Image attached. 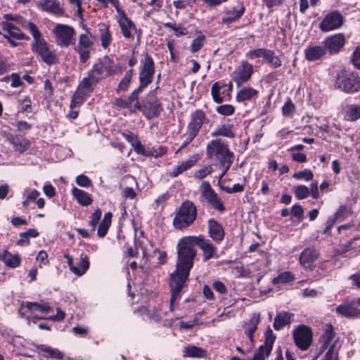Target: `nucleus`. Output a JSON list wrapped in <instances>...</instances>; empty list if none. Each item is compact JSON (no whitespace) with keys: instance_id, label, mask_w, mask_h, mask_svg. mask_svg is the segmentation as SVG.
Masks as SVG:
<instances>
[{"instance_id":"nucleus-47","label":"nucleus","mask_w":360,"mask_h":360,"mask_svg":"<svg viewBox=\"0 0 360 360\" xmlns=\"http://www.w3.org/2000/svg\"><path fill=\"white\" fill-rule=\"evenodd\" d=\"M88 96L82 95L79 90H76L72 96L70 108L72 110L75 108H79L86 101Z\"/></svg>"},{"instance_id":"nucleus-53","label":"nucleus","mask_w":360,"mask_h":360,"mask_svg":"<svg viewBox=\"0 0 360 360\" xmlns=\"http://www.w3.org/2000/svg\"><path fill=\"white\" fill-rule=\"evenodd\" d=\"M205 39V36L202 34H200L195 38L191 45V51L192 53L198 51L203 46Z\"/></svg>"},{"instance_id":"nucleus-7","label":"nucleus","mask_w":360,"mask_h":360,"mask_svg":"<svg viewBox=\"0 0 360 360\" xmlns=\"http://www.w3.org/2000/svg\"><path fill=\"white\" fill-rule=\"evenodd\" d=\"M136 110L142 112L148 120H150L159 117L163 111V107L155 94L150 92L141 103H134V110H131V112Z\"/></svg>"},{"instance_id":"nucleus-41","label":"nucleus","mask_w":360,"mask_h":360,"mask_svg":"<svg viewBox=\"0 0 360 360\" xmlns=\"http://www.w3.org/2000/svg\"><path fill=\"white\" fill-rule=\"evenodd\" d=\"M132 75V69H129L128 71L126 72L124 77L121 79L115 89L117 94H120V92L122 91L125 92L128 91L129 85L131 82Z\"/></svg>"},{"instance_id":"nucleus-22","label":"nucleus","mask_w":360,"mask_h":360,"mask_svg":"<svg viewBox=\"0 0 360 360\" xmlns=\"http://www.w3.org/2000/svg\"><path fill=\"white\" fill-rule=\"evenodd\" d=\"M37 6L39 9L56 15H63L64 10L58 0H39Z\"/></svg>"},{"instance_id":"nucleus-38","label":"nucleus","mask_w":360,"mask_h":360,"mask_svg":"<svg viewBox=\"0 0 360 360\" xmlns=\"http://www.w3.org/2000/svg\"><path fill=\"white\" fill-rule=\"evenodd\" d=\"M344 117L345 120L349 122L359 120L360 118V105L356 104L347 105Z\"/></svg>"},{"instance_id":"nucleus-60","label":"nucleus","mask_w":360,"mask_h":360,"mask_svg":"<svg viewBox=\"0 0 360 360\" xmlns=\"http://www.w3.org/2000/svg\"><path fill=\"white\" fill-rule=\"evenodd\" d=\"M122 136L124 138V139L129 142V143H131V146L133 147V148L134 149V147H136V143L137 142H141L139 140V138L137 136L134 135L132 132L131 131H127V132H123L122 134Z\"/></svg>"},{"instance_id":"nucleus-4","label":"nucleus","mask_w":360,"mask_h":360,"mask_svg":"<svg viewBox=\"0 0 360 360\" xmlns=\"http://www.w3.org/2000/svg\"><path fill=\"white\" fill-rule=\"evenodd\" d=\"M198 210L190 200H186L179 206L173 218V226L178 230H183L191 226L196 220Z\"/></svg>"},{"instance_id":"nucleus-59","label":"nucleus","mask_w":360,"mask_h":360,"mask_svg":"<svg viewBox=\"0 0 360 360\" xmlns=\"http://www.w3.org/2000/svg\"><path fill=\"white\" fill-rule=\"evenodd\" d=\"M76 184L81 187L89 188L92 186L91 180L84 174H79L75 179Z\"/></svg>"},{"instance_id":"nucleus-58","label":"nucleus","mask_w":360,"mask_h":360,"mask_svg":"<svg viewBox=\"0 0 360 360\" xmlns=\"http://www.w3.org/2000/svg\"><path fill=\"white\" fill-rule=\"evenodd\" d=\"M292 176L296 179H304L306 181H310L314 178V174L310 169H305L302 171L294 173Z\"/></svg>"},{"instance_id":"nucleus-51","label":"nucleus","mask_w":360,"mask_h":360,"mask_svg":"<svg viewBox=\"0 0 360 360\" xmlns=\"http://www.w3.org/2000/svg\"><path fill=\"white\" fill-rule=\"evenodd\" d=\"M141 92L140 89H136L128 96L127 98L125 99V101L127 103V109L130 111L131 110H134V103L139 102V96Z\"/></svg>"},{"instance_id":"nucleus-14","label":"nucleus","mask_w":360,"mask_h":360,"mask_svg":"<svg viewBox=\"0 0 360 360\" xmlns=\"http://www.w3.org/2000/svg\"><path fill=\"white\" fill-rule=\"evenodd\" d=\"M264 336V342L255 352L252 358V360H264L271 354L276 336L269 327L266 329Z\"/></svg>"},{"instance_id":"nucleus-64","label":"nucleus","mask_w":360,"mask_h":360,"mask_svg":"<svg viewBox=\"0 0 360 360\" xmlns=\"http://www.w3.org/2000/svg\"><path fill=\"white\" fill-rule=\"evenodd\" d=\"M245 187L240 184H235L232 187L224 186L222 190L227 193H241L244 191Z\"/></svg>"},{"instance_id":"nucleus-13","label":"nucleus","mask_w":360,"mask_h":360,"mask_svg":"<svg viewBox=\"0 0 360 360\" xmlns=\"http://www.w3.org/2000/svg\"><path fill=\"white\" fill-rule=\"evenodd\" d=\"M103 69H91L88 73V76L82 79L79 82L77 90L82 95L89 97L94 89V86L103 78L101 76Z\"/></svg>"},{"instance_id":"nucleus-29","label":"nucleus","mask_w":360,"mask_h":360,"mask_svg":"<svg viewBox=\"0 0 360 360\" xmlns=\"http://www.w3.org/2000/svg\"><path fill=\"white\" fill-rule=\"evenodd\" d=\"M182 352L184 357L202 359L207 356V351L205 349L191 345L184 347Z\"/></svg>"},{"instance_id":"nucleus-50","label":"nucleus","mask_w":360,"mask_h":360,"mask_svg":"<svg viewBox=\"0 0 360 360\" xmlns=\"http://www.w3.org/2000/svg\"><path fill=\"white\" fill-rule=\"evenodd\" d=\"M335 333L333 325L328 323L326 325L323 334L320 338V341L330 344L335 337Z\"/></svg>"},{"instance_id":"nucleus-8","label":"nucleus","mask_w":360,"mask_h":360,"mask_svg":"<svg viewBox=\"0 0 360 360\" xmlns=\"http://www.w3.org/2000/svg\"><path fill=\"white\" fill-rule=\"evenodd\" d=\"M200 195L201 200H205L212 209L219 213H224L225 212L226 207L223 201L212 188L209 181H203L202 182Z\"/></svg>"},{"instance_id":"nucleus-19","label":"nucleus","mask_w":360,"mask_h":360,"mask_svg":"<svg viewBox=\"0 0 360 360\" xmlns=\"http://www.w3.org/2000/svg\"><path fill=\"white\" fill-rule=\"evenodd\" d=\"M319 256L317 250L313 247L304 248L299 256V263L304 269L311 271L314 269V263Z\"/></svg>"},{"instance_id":"nucleus-3","label":"nucleus","mask_w":360,"mask_h":360,"mask_svg":"<svg viewBox=\"0 0 360 360\" xmlns=\"http://www.w3.org/2000/svg\"><path fill=\"white\" fill-rule=\"evenodd\" d=\"M176 251L177 259L176 267L191 271L194 264L197 251L190 236H184L179 240L176 245Z\"/></svg>"},{"instance_id":"nucleus-28","label":"nucleus","mask_w":360,"mask_h":360,"mask_svg":"<svg viewBox=\"0 0 360 360\" xmlns=\"http://www.w3.org/2000/svg\"><path fill=\"white\" fill-rule=\"evenodd\" d=\"M293 316L294 314L289 311H283L277 313L273 324L274 328L280 330L285 326L290 325Z\"/></svg>"},{"instance_id":"nucleus-9","label":"nucleus","mask_w":360,"mask_h":360,"mask_svg":"<svg viewBox=\"0 0 360 360\" xmlns=\"http://www.w3.org/2000/svg\"><path fill=\"white\" fill-rule=\"evenodd\" d=\"M194 246H198L202 254V261L207 262L218 257V249L214 242L204 235L190 236Z\"/></svg>"},{"instance_id":"nucleus-27","label":"nucleus","mask_w":360,"mask_h":360,"mask_svg":"<svg viewBox=\"0 0 360 360\" xmlns=\"http://www.w3.org/2000/svg\"><path fill=\"white\" fill-rule=\"evenodd\" d=\"M117 22L120 27L122 35L127 39L131 38V31H136V26L134 23L126 15V14L119 17Z\"/></svg>"},{"instance_id":"nucleus-32","label":"nucleus","mask_w":360,"mask_h":360,"mask_svg":"<svg viewBox=\"0 0 360 360\" xmlns=\"http://www.w3.org/2000/svg\"><path fill=\"white\" fill-rule=\"evenodd\" d=\"M72 194L77 203L82 206H89L93 202L92 198L87 192L77 187H74L72 189Z\"/></svg>"},{"instance_id":"nucleus-54","label":"nucleus","mask_w":360,"mask_h":360,"mask_svg":"<svg viewBox=\"0 0 360 360\" xmlns=\"http://www.w3.org/2000/svg\"><path fill=\"white\" fill-rule=\"evenodd\" d=\"M295 195L297 200H303L309 195V188L304 185H300L295 188Z\"/></svg>"},{"instance_id":"nucleus-52","label":"nucleus","mask_w":360,"mask_h":360,"mask_svg":"<svg viewBox=\"0 0 360 360\" xmlns=\"http://www.w3.org/2000/svg\"><path fill=\"white\" fill-rule=\"evenodd\" d=\"M44 100L50 102L53 96V88L51 81L49 79H46L44 81Z\"/></svg>"},{"instance_id":"nucleus-17","label":"nucleus","mask_w":360,"mask_h":360,"mask_svg":"<svg viewBox=\"0 0 360 360\" xmlns=\"http://www.w3.org/2000/svg\"><path fill=\"white\" fill-rule=\"evenodd\" d=\"M343 22L342 15L338 11H335L325 15L319 27L323 32H329L341 27Z\"/></svg>"},{"instance_id":"nucleus-42","label":"nucleus","mask_w":360,"mask_h":360,"mask_svg":"<svg viewBox=\"0 0 360 360\" xmlns=\"http://www.w3.org/2000/svg\"><path fill=\"white\" fill-rule=\"evenodd\" d=\"M260 321L259 315H257L256 317H253L251 319L249 323H248L245 328V334L248 337L250 341L252 343H254V338L253 334L257 329V325Z\"/></svg>"},{"instance_id":"nucleus-36","label":"nucleus","mask_w":360,"mask_h":360,"mask_svg":"<svg viewBox=\"0 0 360 360\" xmlns=\"http://www.w3.org/2000/svg\"><path fill=\"white\" fill-rule=\"evenodd\" d=\"M112 214L110 212H106L101 221L98 224L97 235L99 238H103L108 233V229L112 222Z\"/></svg>"},{"instance_id":"nucleus-61","label":"nucleus","mask_w":360,"mask_h":360,"mask_svg":"<svg viewBox=\"0 0 360 360\" xmlns=\"http://www.w3.org/2000/svg\"><path fill=\"white\" fill-rule=\"evenodd\" d=\"M11 79V86L13 88L19 87L23 85L20 75L17 73H12L10 77H5L4 80Z\"/></svg>"},{"instance_id":"nucleus-20","label":"nucleus","mask_w":360,"mask_h":360,"mask_svg":"<svg viewBox=\"0 0 360 360\" xmlns=\"http://www.w3.org/2000/svg\"><path fill=\"white\" fill-rule=\"evenodd\" d=\"M94 45L93 41L90 37L85 34H82L79 36L77 47L75 50L79 55V60L82 63H85L90 56V50Z\"/></svg>"},{"instance_id":"nucleus-23","label":"nucleus","mask_w":360,"mask_h":360,"mask_svg":"<svg viewBox=\"0 0 360 360\" xmlns=\"http://www.w3.org/2000/svg\"><path fill=\"white\" fill-rule=\"evenodd\" d=\"M245 11V8L243 3H240L237 6L233 7L231 9L225 10L224 13L226 14L227 16L221 19V23L223 25H229L237 22L243 16Z\"/></svg>"},{"instance_id":"nucleus-1","label":"nucleus","mask_w":360,"mask_h":360,"mask_svg":"<svg viewBox=\"0 0 360 360\" xmlns=\"http://www.w3.org/2000/svg\"><path fill=\"white\" fill-rule=\"evenodd\" d=\"M206 157L212 165L222 170L220 179L230 169L233 163L235 155L227 142L221 139L210 141L206 146Z\"/></svg>"},{"instance_id":"nucleus-34","label":"nucleus","mask_w":360,"mask_h":360,"mask_svg":"<svg viewBox=\"0 0 360 360\" xmlns=\"http://www.w3.org/2000/svg\"><path fill=\"white\" fill-rule=\"evenodd\" d=\"M3 30L6 32L8 37L15 39H27L29 40L30 37H26L18 27L13 24L10 22L3 23Z\"/></svg>"},{"instance_id":"nucleus-31","label":"nucleus","mask_w":360,"mask_h":360,"mask_svg":"<svg viewBox=\"0 0 360 360\" xmlns=\"http://www.w3.org/2000/svg\"><path fill=\"white\" fill-rule=\"evenodd\" d=\"M253 73V69H236L232 75V79L238 86L247 82Z\"/></svg>"},{"instance_id":"nucleus-24","label":"nucleus","mask_w":360,"mask_h":360,"mask_svg":"<svg viewBox=\"0 0 360 360\" xmlns=\"http://www.w3.org/2000/svg\"><path fill=\"white\" fill-rule=\"evenodd\" d=\"M335 311L338 314L347 319L360 318V309L355 307L354 301L340 304L336 307Z\"/></svg>"},{"instance_id":"nucleus-21","label":"nucleus","mask_w":360,"mask_h":360,"mask_svg":"<svg viewBox=\"0 0 360 360\" xmlns=\"http://www.w3.org/2000/svg\"><path fill=\"white\" fill-rule=\"evenodd\" d=\"M345 43V35L343 34H336L326 39L324 47L330 54H335L340 51Z\"/></svg>"},{"instance_id":"nucleus-25","label":"nucleus","mask_w":360,"mask_h":360,"mask_svg":"<svg viewBox=\"0 0 360 360\" xmlns=\"http://www.w3.org/2000/svg\"><path fill=\"white\" fill-rule=\"evenodd\" d=\"M36 349L39 355L45 358L57 360H62L64 358V354L61 351L46 345H37Z\"/></svg>"},{"instance_id":"nucleus-33","label":"nucleus","mask_w":360,"mask_h":360,"mask_svg":"<svg viewBox=\"0 0 360 360\" xmlns=\"http://www.w3.org/2000/svg\"><path fill=\"white\" fill-rule=\"evenodd\" d=\"M10 142L13 145L15 151L22 153L30 147V142L21 135L11 136Z\"/></svg>"},{"instance_id":"nucleus-16","label":"nucleus","mask_w":360,"mask_h":360,"mask_svg":"<svg viewBox=\"0 0 360 360\" xmlns=\"http://www.w3.org/2000/svg\"><path fill=\"white\" fill-rule=\"evenodd\" d=\"M247 56L251 59L262 58L265 63L275 68H278L281 65V61L278 56L271 49L261 48L251 50L248 52Z\"/></svg>"},{"instance_id":"nucleus-56","label":"nucleus","mask_w":360,"mask_h":360,"mask_svg":"<svg viewBox=\"0 0 360 360\" xmlns=\"http://www.w3.org/2000/svg\"><path fill=\"white\" fill-rule=\"evenodd\" d=\"M216 111L221 115L229 116L234 113L235 108L230 104L221 105L216 108Z\"/></svg>"},{"instance_id":"nucleus-2","label":"nucleus","mask_w":360,"mask_h":360,"mask_svg":"<svg viewBox=\"0 0 360 360\" xmlns=\"http://www.w3.org/2000/svg\"><path fill=\"white\" fill-rule=\"evenodd\" d=\"M26 27L33 37L31 45L32 51L37 53L48 65H54L57 60L56 55L54 51L50 49L48 43L41 36L36 25L34 22H29L27 23Z\"/></svg>"},{"instance_id":"nucleus-12","label":"nucleus","mask_w":360,"mask_h":360,"mask_svg":"<svg viewBox=\"0 0 360 360\" xmlns=\"http://www.w3.org/2000/svg\"><path fill=\"white\" fill-rule=\"evenodd\" d=\"M56 44L61 48H67L73 43L75 31L72 27L58 24L53 30Z\"/></svg>"},{"instance_id":"nucleus-10","label":"nucleus","mask_w":360,"mask_h":360,"mask_svg":"<svg viewBox=\"0 0 360 360\" xmlns=\"http://www.w3.org/2000/svg\"><path fill=\"white\" fill-rule=\"evenodd\" d=\"M294 343L302 351L307 350L313 341V331L311 327L302 324L292 331Z\"/></svg>"},{"instance_id":"nucleus-15","label":"nucleus","mask_w":360,"mask_h":360,"mask_svg":"<svg viewBox=\"0 0 360 360\" xmlns=\"http://www.w3.org/2000/svg\"><path fill=\"white\" fill-rule=\"evenodd\" d=\"M208 122L209 119L205 112L202 109H196L191 112L186 131L198 136L203 124Z\"/></svg>"},{"instance_id":"nucleus-26","label":"nucleus","mask_w":360,"mask_h":360,"mask_svg":"<svg viewBox=\"0 0 360 360\" xmlns=\"http://www.w3.org/2000/svg\"><path fill=\"white\" fill-rule=\"evenodd\" d=\"M199 155L194 154L191 156L187 160L182 162L179 165L174 167V169L169 172V176L172 178H174L182 174L184 172L193 167L196 165L199 160Z\"/></svg>"},{"instance_id":"nucleus-18","label":"nucleus","mask_w":360,"mask_h":360,"mask_svg":"<svg viewBox=\"0 0 360 360\" xmlns=\"http://www.w3.org/2000/svg\"><path fill=\"white\" fill-rule=\"evenodd\" d=\"M207 234L215 244L219 245L224 239L225 231L221 223L211 218L207 220Z\"/></svg>"},{"instance_id":"nucleus-49","label":"nucleus","mask_w":360,"mask_h":360,"mask_svg":"<svg viewBox=\"0 0 360 360\" xmlns=\"http://www.w3.org/2000/svg\"><path fill=\"white\" fill-rule=\"evenodd\" d=\"M295 111V105L290 98H288L282 107V114L284 117H292Z\"/></svg>"},{"instance_id":"nucleus-44","label":"nucleus","mask_w":360,"mask_h":360,"mask_svg":"<svg viewBox=\"0 0 360 360\" xmlns=\"http://www.w3.org/2000/svg\"><path fill=\"white\" fill-rule=\"evenodd\" d=\"M295 280V276L290 271H286L280 273L277 276L274 277L272 280V283L276 285L278 284H286L293 282Z\"/></svg>"},{"instance_id":"nucleus-43","label":"nucleus","mask_w":360,"mask_h":360,"mask_svg":"<svg viewBox=\"0 0 360 360\" xmlns=\"http://www.w3.org/2000/svg\"><path fill=\"white\" fill-rule=\"evenodd\" d=\"M89 257L86 254L82 253L79 262L77 263V266H75V274L78 276L84 275L89 269Z\"/></svg>"},{"instance_id":"nucleus-63","label":"nucleus","mask_w":360,"mask_h":360,"mask_svg":"<svg viewBox=\"0 0 360 360\" xmlns=\"http://www.w3.org/2000/svg\"><path fill=\"white\" fill-rule=\"evenodd\" d=\"M290 153L291 158L293 161L304 163L307 161V155L300 152L288 151Z\"/></svg>"},{"instance_id":"nucleus-48","label":"nucleus","mask_w":360,"mask_h":360,"mask_svg":"<svg viewBox=\"0 0 360 360\" xmlns=\"http://www.w3.org/2000/svg\"><path fill=\"white\" fill-rule=\"evenodd\" d=\"M19 102V110L18 112L21 113H32V101L29 96H26L18 101Z\"/></svg>"},{"instance_id":"nucleus-57","label":"nucleus","mask_w":360,"mask_h":360,"mask_svg":"<svg viewBox=\"0 0 360 360\" xmlns=\"http://www.w3.org/2000/svg\"><path fill=\"white\" fill-rule=\"evenodd\" d=\"M213 169L212 165L205 166L203 168L196 170L194 173V177L198 179H202L207 175L212 173Z\"/></svg>"},{"instance_id":"nucleus-6","label":"nucleus","mask_w":360,"mask_h":360,"mask_svg":"<svg viewBox=\"0 0 360 360\" xmlns=\"http://www.w3.org/2000/svg\"><path fill=\"white\" fill-rule=\"evenodd\" d=\"M335 84L346 94H354L360 91V77L347 69H341L337 72Z\"/></svg>"},{"instance_id":"nucleus-30","label":"nucleus","mask_w":360,"mask_h":360,"mask_svg":"<svg viewBox=\"0 0 360 360\" xmlns=\"http://www.w3.org/2000/svg\"><path fill=\"white\" fill-rule=\"evenodd\" d=\"M0 259L9 268L15 269L20 265L21 257L18 254H12L7 250L0 255Z\"/></svg>"},{"instance_id":"nucleus-39","label":"nucleus","mask_w":360,"mask_h":360,"mask_svg":"<svg viewBox=\"0 0 360 360\" xmlns=\"http://www.w3.org/2000/svg\"><path fill=\"white\" fill-rule=\"evenodd\" d=\"M325 53V47L316 46L307 49L305 51V56L308 60L314 61L321 58Z\"/></svg>"},{"instance_id":"nucleus-11","label":"nucleus","mask_w":360,"mask_h":360,"mask_svg":"<svg viewBox=\"0 0 360 360\" xmlns=\"http://www.w3.org/2000/svg\"><path fill=\"white\" fill-rule=\"evenodd\" d=\"M233 84L231 82L226 83L224 80L214 82L211 86V96L216 103L229 101L231 99Z\"/></svg>"},{"instance_id":"nucleus-55","label":"nucleus","mask_w":360,"mask_h":360,"mask_svg":"<svg viewBox=\"0 0 360 360\" xmlns=\"http://www.w3.org/2000/svg\"><path fill=\"white\" fill-rule=\"evenodd\" d=\"M134 151L137 154L141 155L147 158H151L153 155L152 148H148L146 149L145 146L141 143V142H137L136 143V147H134Z\"/></svg>"},{"instance_id":"nucleus-45","label":"nucleus","mask_w":360,"mask_h":360,"mask_svg":"<svg viewBox=\"0 0 360 360\" xmlns=\"http://www.w3.org/2000/svg\"><path fill=\"white\" fill-rule=\"evenodd\" d=\"M99 32L101 46L105 49L109 46L112 39L108 26L104 25L102 28L99 29Z\"/></svg>"},{"instance_id":"nucleus-62","label":"nucleus","mask_w":360,"mask_h":360,"mask_svg":"<svg viewBox=\"0 0 360 360\" xmlns=\"http://www.w3.org/2000/svg\"><path fill=\"white\" fill-rule=\"evenodd\" d=\"M292 216L297 217L300 221L304 218V210L302 207L299 204H295L291 209Z\"/></svg>"},{"instance_id":"nucleus-35","label":"nucleus","mask_w":360,"mask_h":360,"mask_svg":"<svg viewBox=\"0 0 360 360\" xmlns=\"http://www.w3.org/2000/svg\"><path fill=\"white\" fill-rule=\"evenodd\" d=\"M258 93V91L252 87H243L238 91L236 98L238 102H245L257 97Z\"/></svg>"},{"instance_id":"nucleus-37","label":"nucleus","mask_w":360,"mask_h":360,"mask_svg":"<svg viewBox=\"0 0 360 360\" xmlns=\"http://www.w3.org/2000/svg\"><path fill=\"white\" fill-rule=\"evenodd\" d=\"M233 124H224L216 128L214 131H212L211 133V136L212 137H217L221 136L231 139L234 138L235 134L233 131Z\"/></svg>"},{"instance_id":"nucleus-5","label":"nucleus","mask_w":360,"mask_h":360,"mask_svg":"<svg viewBox=\"0 0 360 360\" xmlns=\"http://www.w3.org/2000/svg\"><path fill=\"white\" fill-rule=\"evenodd\" d=\"M190 271L176 267L175 271L170 274L169 287L171 292L169 310L174 311L181 297V290L188 279Z\"/></svg>"},{"instance_id":"nucleus-46","label":"nucleus","mask_w":360,"mask_h":360,"mask_svg":"<svg viewBox=\"0 0 360 360\" xmlns=\"http://www.w3.org/2000/svg\"><path fill=\"white\" fill-rule=\"evenodd\" d=\"M25 307L30 311H39L44 312L46 314H49L53 310L49 305L39 302H27L25 304Z\"/></svg>"},{"instance_id":"nucleus-40","label":"nucleus","mask_w":360,"mask_h":360,"mask_svg":"<svg viewBox=\"0 0 360 360\" xmlns=\"http://www.w3.org/2000/svg\"><path fill=\"white\" fill-rule=\"evenodd\" d=\"M155 69H141L139 74L140 85L137 89L142 91L143 89L147 86L152 82Z\"/></svg>"}]
</instances>
